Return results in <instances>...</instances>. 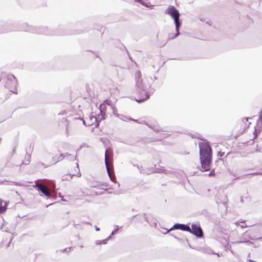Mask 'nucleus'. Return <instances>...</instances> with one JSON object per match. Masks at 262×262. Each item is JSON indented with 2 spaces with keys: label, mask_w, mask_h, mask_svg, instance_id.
<instances>
[{
  "label": "nucleus",
  "mask_w": 262,
  "mask_h": 262,
  "mask_svg": "<svg viewBox=\"0 0 262 262\" xmlns=\"http://www.w3.org/2000/svg\"><path fill=\"white\" fill-rule=\"evenodd\" d=\"M140 71H138L135 73L136 93L138 94V99L136 100L138 103H141L148 99L150 96L155 92L154 89L149 84L144 83Z\"/></svg>",
  "instance_id": "nucleus-1"
},
{
  "label": "nucleus",
  "mask_w": 262,
  "mask_h": 262,
  "mask_svg": "<svg viewBox=\"0 0 262 262\" xmlns=\"http://www.w3.org/2000/svg\"><path fill=\"white\" fill-rule=\"evenodd\" d=\"M200 162L201 164V170L202 171H209L212 162V149L210 146L203 142L199 143Z\"/></svg>",
  "instance_id": "nucleus-2"
},
{
  "label": "nucleus",
  "mask_w": 262,
  "mask_h": 262,
  "mask_svg": "<svg viewBox=\"0 0 262 262\" xmlns=\"http://www.w3.org/2000/svg\"><path fill=\"white\" fill-rule=\"evenodd\" d=\"M1 81L4 86L11 92L17 94V79L13 74H3L1 78Z\"/></svg>",
  "instance_id": "nucleus-3"
},
{
  "label": "nucleus",
  "mask_w": 262,
  "mask_h": 262,
  "mask_svg": "<svg viewBox=\"0 0 262 262\" xmlns=\"http://www.w3.org/2000/svg\"><path fill=\"white\" fill-rule=\"evenodd\" d=\"M19 30L22 31L30 32L33 33L42 34L48 35L61 34L53 33L47 27L29 26L28 24L25 23L21 24V28H20Z\"/></svg>",
  "instance_id": "nucleus-4"
},
{
  "label": "nucleus",
  "mask_w": 262,
  "mask_h": 262,
  "mask_svg": "<svg viewBox=\"0 0 262 262\" xmlns=\"http://www.w3.org/2000/svg\"><path fill=\"white\" fill-rule=\"evenodd\" d=\"M188 232L192 234L198 238H201L203 236V232L201 226L195 224H192L191 225L190 231H189Z\"/></svg>",
  "instance_id": "nucleus-5"
},
{
  "label": "nucleus",
  "mask_w": 262,
  "mask_h": 262,
  "mask_svg": "<svg viewBox=\"0 0 262 262\" xmlns=\"http://www.w3.org/2000/svg\"><path fill=\"white\" fill-rule=\"evenodd\" d=\"M176 229H179L182 231L187 232L190 231V227L188 225L177 223L175 224L170 229L168 230L166 233H168L171 230Z\"/></svg>",
  "instance_id": "nucleus-6"
},
{
  "label": "nucleus",
  "mask_w": 262,
  "mask_h": 262,
  "mask_svg": "<svg viewBox=\"0 0 262 262\" xmlns=\"http://www.w3.org/2000/svg\"><path fill=\"white\" fill-rule=\"evenodd\" d=\"M35 188L38 190L39 191H40L42 193H43L45 196H47L48 198L51 197V194L49 191L48 188L46 186L42 184H36L35 185Z\"/></svg>",
  "instance_id": "nucleus-7"
},
{
  "label": "nucleus",
  "mask_w": 262,
  "mask_h": 262,
  "mask_svg": "<svg viewBox=\"0 0 262 262\" xmlns=\"http://www.w3.org/2000/svg\"><path fill=\"white\" fill-rule=\"evenodd\" d=\"M166 12L170 15L173 19H178L180 17L179 11L173 6L169 7Z\"/></svg>",
  "instance_id": "nucleus-8"
},
{
  "label": "nucleus",
  "mask_w": 262,
  "mask_h": 262,
  "mask_svg": "<svg viewBox=\"0 0 262 262\" xmlns=\"http://www.w3.org/2000/svg\"><path fill=\"white\" fill-rule=\"evenodd\" d=\"M108 150H109V148H107L105 151V159H104L105 165L106 166L107 172L108 173V175L109 176L110 179L112 181H113V177L111 173V171H110V167H109L108 160Z\"/></svg>",
  "instance_id": "nucleus-9"
},
{
  "label": "nucleus",
  "mask_w": 262,
  "mask_h": 262,
  "mask_svg": "<svg viewBox=\"0 0 262 262\" xmlns=\"http://www.w3.org/2000/svg\"><path fill=\"white\" fill-rule=\"evenodd\" d=\"M174 23L176 26V30L177 32V33L174 35V36L173 37L170 38L171 39H173L176 37H177L179 35V28L181 25V22L180 20V18L175 19H174Z\"/></svg>",
  "instance_id": "nucleus-10"
},
{
  "label": "nucleus",
  "mask_w": 262,
  "mask_h": 262,
  "mask_svg": "<svg viewBox=\"0 0 262 262\" xmlns=\"http://www.w3.org/2000/svg\"><path fill=\"white\" fill-rule=\"evenodd\" d=\"M171 235L173 236L174 238H176L178 242L182 244H184L185 243H187L188 244V246L189 247L192 248L190 245L188 243V241L187 238L186 237H184V238L178 237L176 235H173L171 234Z\"/></svg>",
  "instance_id": "nucleus-11"
},
{
  "label": "nucleus",
  "mask_w": 262,
  "mask_h": 262,
  "mask_svg": "<svg viewBox=\"0 0 262 262\" xmlns=\"http://www.w3.org/2000/svg\"><path fill=\"white\" fill-rule=\"evenodd\" d=\"M100 118H101V116L100 115H98V117L94 116H90V119L92 122V124H89V125H92L93 124V122H95L96 123L95 126L97 127L99 125L98 121L101 120H100Z\"/></svg>",
  "instance_id": "nucleus-12"
},
{
  "label": "nucleus",
  "mask_w": 262,
  "mask_h": 262,
  "mask_svg": "<svg viewBox=\"0 0 262 262\" xmlns=\"http://www.w3.org/2000/svg\"><path fill=\"white\" fill-rule=\"evenodd\" d=\"M100 108V116H101L100 120H104L105 119L104 116L105 115V110L106 109V106L105 104H100L99 106Z\"/></svg>",
  "instance_id": "nucleus-13"
},
{
  "label": "nucleus",
  "mask_w": 262,
  "mask_h": 262,
  "mask_svg": "<svg viewBox=\"0 0 262 262\" xmlns=\"http://www.w3.org/2000/svg\"><path fill=\"white\" fill-rule=\"evenodd\" d=\"M242 239H243V241H241L239 242H237V243L238 244L241 243H250L248 239L250 238V235L247 233L245 232L244 235L241 237Z\"/></svg>",
  "instance_id": "nucleus-14"
},
{
  "label": "nucleus",
  "mask_w": 262,
  "mask_h": 262,
  "mask_svg": "<svg viewBox=\"0 0 262 262\" xmlns=\"http://www.w3.org/2000/svg\"><path fill=\"white\" fill-rule=\"evenodd\" d=\"M117 117L120 118L121 120L123 121H127V120H132L136 122H138L137 120H135L134 119L131 118L130 117L128 118L126 116L123 115H120L118 114H116Z\"/></svg>",
  "instance_id": "nucleus-15"
},
{
  "label": "nucleus",
  "mask_w": 262,
  "mask_h": 262,
  "mask_svg": "<svg viewBox=\"0 0 262 262\" xmlns=\"http://www.w3.org/2000/svg\"><path fill=\"white\" fill-rule=\"evenodd\" d=\"M7 206V203L0 199V214L4 212L6 210Z\"/></svg>",
  "instance_id": "nucleus-16"
},
{
  "label": "nucleus",
  "mask_w": 262,
  "mask_h": 262,
  "mask_svg": "<svg viewBox=\"0 0 262 262\" xmlns=\"http://www.w3.org/2000/svg\"><path fill=\"white\" fill-rule=\"evenodd\" d=\"M111 239V236H108L106 239L103 240L96 241L95 243L96 245L105 244L107 241Z\"/></svg>",
  "instance_id": "nucleus-17"
},
{
  "label": "nucleus",
  "mask_w": 262,
  "mask_h": 262,
  "mask_svg": "<svg viewBox=\"0 0 262 262\" xmlns=\"http://www.w3.org/2000/svg\"><path fill=\"white\" fill-rule=\"evenodd\" d=\"M148 125L149 127L152 129L154 131H155L156 132H158L160 130L162 131V130L161 129L160 127L157 125L152 124V125Z\"/></svg>",
  "instance_id": "nucleus-18"
},
{
  "label": "nucleus",
  "mask_w": 262,
  "mask_h": 262,
  "mask_svg": "<svg viewBox=\"0 0 262 262\" xmlns=\"http://www.w3.org/2000/svg\"><path fill=\"white\" fill-rule=\"evenodd\" d=\"M136 216H137L138 218L139 219L140 221L141 222H142V219H144L146 222H148V221L147 217H146L145 214H142H142H140V215H134V216H133V217L134 218Z\"/></svg>",
  "instance_id": "nucleus-19"
},
{
  "label": "nucleus",
  "mask_w": 262,
  "mask_h": 262,
  "mask_svg": "<svg viewBox=\"0 0 262 262\" xmlns=\"http://www.w3.org/2000/svg\"><path fill=\"white\" fill-rule=\"evenodd\" d=\"M75 174H73L72 175H69V174H65L62 177V181H70L73 178V176H74Z\"/></svg>",
  "instance_id": "nucleus-20"
},
{
  "label": "nucleus",
  "mask_w": 262,
  "mask_h": 262,
  "mask_svg": "<svg viewBox=\"0 0 262 262\" xmlns=\"http://www.w3.org/2000/svg\"><path fill=\"white\" fill-rule=\"evenodd\" d=\"M254 175H262V172H256L249 173L248 174H245L242 176L238 177L236 179L244 178L246 176H254Z\"/></svg>",
  "instance_id": "nucleus-21"
},
{
  "label": "nucleus",
  "mask_w": 262,
  "mask_h": 262,
  "mask_svg": "<svg viewBox=\"0 0 262 262\" xmlns=\"http://www.w3.org/2000/svg\"><path fill=\"white\" fill-rule=\"evenodd\" d=\"M30 158H31L30 155L29 154L28 155H27L26 157V163L24 162L23 163H24L25 164H28L30 162Z\"/></svg>",
  "instance_id": "nucleus-22"
},
{
  "label": "nucleus",
  "mask_w": 262,
  "mask_h": 262,
  "mask_svg": "<svg viewBox=\"0 0 262 262\" xmlns=\"http://www.w3.org/2000/svg\"><path fill=\"white\" fill-rule=\"evenodd\" d=\"M64 157H65L64 155L63 154H61L58 157L56 161H60L62 160L64 158Z\"/></svg>",
  "instance_id": "nucleus-23"
},
{
  "label": "nucleus",
  "mask_w": 262,
  "mask_h": 262,
  "mask_svg": "<svg viewBox=\"0 0 262 262\" xmlns=\"http://www.w3.org/2000/svg\"><path fill=\"white\" fill-rule=\"evenodd\" d=\"M118 229H119L118 226L116 225L115 230L112 232L110 236H111L112 235H114L116 233V232L118 230Z\"/></svg>",
  "instance_id": "nucleus-24"
},
{
  "label": "nucleus",
  "mask_w": 262,
  "mask_h": 262,
  "mask_svg": "<svg viewBox=\"0 0 262 262\" xmlns=\"http://www.w3.org/2000/svg\"><path fill=\"white\" fill-rule=\"evenodd\" d=\"M158 172H163L165 174H169V173H171V172L170 171H168V170H162L161 171H158Z\"/></svg>",
  "instance_id": "nucleus-25"
},
{
  "label": "nucleus",
  "mask_w": 262,
  "mask_h": 262,
  "mask_svg": "<svg viewBox=\"0 0 262 262\" xmlns=\"http://www.w3.org/2000/svg\"><path fill=\"white\" fill-rule=\"evenodd\" d=\"M76 165H77V168L78 169V172L77 173V176L78 177H81V174L80 172V170H79V166H78V164L77 163H76Z\"/></svg>",
  "instance_id": "nucleus-26"
},
{
  "label": "nucleus",
  "mask_w": 262,
  "mask_h": 262,
  "mask_svg": "<svg viewBox=\"0 0 262 262\" xmlns=\"http://www.w3.org/2000/svg\"><path fill=\"white\" fill-rule=\"evenodd\" d=\"M4 224H3L1 226V230H2L3 231H4V232H8V230H7V229H4Z\"/></svg>",
  "instance_id": "nucleus-27"
},
{
  "label": "nucleus",
  "mask_w": 262,
  "mask_h": 262,
  "mask_svg": "<svg viewBox=\"0 0 262 262\" xmlns=\"http://www.w3.org/2000/svg\"><path fill=\"white\" fill-rule=\"evenodd\" d=\"M12 183H13V182H12ZM14 183H15V185H18V186H23V185H24V183L22 182H14Z\"/></svg>",
  "instance_id": "nucleus-28"
},
{
  "label": "nucleus",
  "mask_w": 262,
  "mask_h": 262,
  "mask_svg": "<svg viewBox=\"0 0 262 262\" xmlns=\"http://www.w3.org/2000/svg\"><path fill=\"white\" fill-rule=\"evenodd\" d=\"M112 110L113 113L116 116V114H117V109L116 107H113Z\"/></svg>",
  "instance_id": "nucleus-29"
},
{
  "label": "nucleus",
  "mask_w": 262,
  "mask_h": 262,
  "mask_svg": "<svg viewBox=\"0 0 262 262\" xmlns=\"http://www.w3.org/2000/svg\"><path fill=\"white\" fill-rule=\"evenodd\" d=\"M214 174H214V170H213L211 171L209 173L208 176H209V177H211V176H214Z\"/></svg>",
  "instance_id": "nucleus-30"
},
{
  "label": "nucleus",
  "mask_w": 262,
  "mask_h": 262,
  "mask_svg": "<svg viewBox=\"0 0 262 262\" xmlns=\"http://www.w3.org/2000/svg\"><path fill=\"white\" fill-rule=\"evenodd\" d=\"M71 250V248H67L63 250V252H69Z\"/></svg>",
  "instance_id": "nucleus-31"
},
{
  "label": "nucleus",
  "mask_w": 262,
  "mask_h": 262,
  "mask_svg": "<svg viewBox=\"0 0 262 262\" xmlns=\"http://www.w3.org/2000/svg\"><path fill=\"white\" fill-rule=\"evenodd\" d=\"M58 157L57 156H54L53 158V160L54 161V162L55 163L56 162H57L58 161H56L57 158H58Z\"/></svg>",
  "instance_id": "nucleus-32"
},
{
  "label": "nucleus",
  "mask_w": 262,
  "mask_h": 262,
  "mask_svg": "<svg viewBox=\"0 0 262 262\" xmlns=\"http://www.w3.org/2000/svg\"><path fill=\"white\" fill-rule=\"evenodd\" d=\"M241 227L243 228H245L246 227H247V226L246 225H244V224H242V225H240Z\"/></svg>",
  "instance_id": "nucleus-33"
},
{
  "label": "nucleus",
  "mask_w": 262,
  "mask_h": 262,
  "mask_svg": "<svg viewBox=\"0 0 262 262\" xmlns=\"http://www.w3.org/2000/svg\"><path fill=\"white\" fill-rule=\"evenodd\" d=\"M95 229L96 231H100V228L97 227V226H95Z\"/></svg>",
  "instance_id": "nucleus-34"
},
{
  "label": "nucleus",
  "mask_w": 262,
  "mask_h": 262,
  "mask_svg": "<svg viewBox=\"0 0 262 262\" xmlns=\"http://www.w3.org/2000/svg\"><path fill=\"white\" fill-rule=\"evenodd\" d=\"M254 137L253 138V139L257 138V134H256V133H254Z\"/></svg>",
  "instance_id": "nucleus-35"
},
{
  "label": "nucleus",
  "mask_w": 262,
  "mask_h": 262,
  "mask_svg": "<svg viewBox=\"0 0 262 262\" xmlns=\"http://www.w3.org/2000/svg\"><path fill=\"white\" fill-rule=\"evenodd\" d=\"M64 155V156L65 157H67V156H70V154H68V153H66Z\"/></svg>",
  "instance_id": "nucleus-36"
},
{
  "label": "nucleus",
  "mask_w": 262,
  "mask_h": 262,
  "mask_svg": "<svg viewBox=\"0 0 262 262\" xmlns=\"http://www.w3.org/2000/svg\"><path fill=\"white\" fill-rule=\"evenodd\" d=\"M61 201L63 202H67V200L64 199L63 198H61Z\"/></svg>",
  "instance_id": "nucleus-37"
},
{
  "label": "nucleus",
  "mask_w": 262,
  "mask_h": 262,
  "mask_svg": "<svg viewBox=\"0 0 262 262\" xmlns=\"http://www.w3.org/2000/svg\"><path fill=\"white\" fill-rule=\"evenodd\" d=\"M248 262H256V261H254V260H251V259H249V261H248Z\"/></svg>",
  "instance_id": "nucleus-38"
},
{
  "label": "nucleus",
  "mask_w": 262,
  "mask_h": 262,
  "mask_svg": "<svg viewBox=\"0 0 262 262\" xmlns=\"http://www.w3.org/2000/svg\"><path fill=\"white\" fill-rule=\"evenodd\" d=\"M59 197H60V198H63V196H62V195H61L60 193H59Z\"/></svg>",
  "instance_id": "nucleus-39"
},
{
  "label": "nucleus",
  "mask_w": 262,
  "mask_h": 262,
  "mask_svg": "<svg viewBox=\"0 0 262 262\" xmlns=\"http://www.w3.org/2000/svg\"><path fill=\"white\" fill-rule=\"evenodd\" d=\"M82 121H83V124L85 125V121L83 119H82Z\"/></svg>",
  "instance_id": "nucleus-40"
},
{
  "label": "nucleus",
  "mask_w": 262,
  "mask_h": 262,
  "mask_svg": "<svg viewBox=\"0 0 262 262\" xmlns=\"http://www.w3.org/2000/svg\"><path fill=\"white\" fill-rule=\"evenodd\" d=\"M256 151H257V152H260V149H257V150H256Z\"/></svg>",
  "instance_id": "nucleus-41"
},
{
  "label": "nucleus",
  "mask_w": 262,
  "mask_h": 262,
  "mask_svg": "<svg viewBox=\"0 0 262 262\" xmlns=\"http://www.w3.org/2000/svg\"><path fill=\"white\" fill-rule=\"evenodd\" d=\"M52 204H49V205H47V207H48V206H50V205H52Z\"/></svg>",
  "instance_id": "nucleus-42"
},
{
  "label": "nucleus",
  "mask_w": 262,
  "mask_h": 262,
  "mask_svg": "<svg viewBox=\"0 0 262 262\" xmlns=\"http://www.w3.org/2000/svg\"><path fill=\"white\" fill-rule=\"evenodd\" d=\"M10 242H9V243L8 244L7 247H9L10 246Z\"/></svg>",
  "instance_id": "nucleus-43"
},
{
  "label": "nucleus",
  "mask_w": 262,
  "mask_h": 262,
  "mask_svg": "<svg viewBox=\"0 0 262 262\" xmlns=\"http://www.w3.org/2000/svg\"><path fill=\"white\" fill-rule=\"evenodd\" d=\"M4 229H7V230H8V228H5V227H4Z\"/></svg>",
  "instance_id": "nucleus-44"
},
{
  "label": "nucleus",
  "mask_w": 262,
  "mask_h": 262,
  "mask_svg": "<svg viewBox=\"0 0 262 262\" xmlns=\"http://www.w3.org/2000/svg\"><path fill=\"white\" fill-rule=\"evenodd\" d=\"M181 234V233H179L178 235L180 236Z\"/></svg>",
  "instance_id": "nucleus-45"
},
{
  "label": "nucleus",
  "mask_w": 262,
  "mask_h": 262,
  "mask_svg": "<svg viewBox=\"0 0 262 262\" xmlns=\"http://www.w3.org/2000/svg\"><path fill=\"white\" fill-rule=\"evenodd\" d=\"M154 79H157V77H154Z\"/></svg>",
  "instance_id": "nucleus-46"
}]
</instances>
